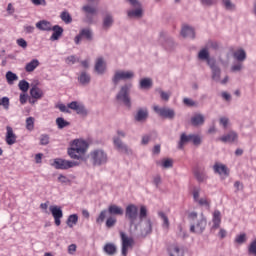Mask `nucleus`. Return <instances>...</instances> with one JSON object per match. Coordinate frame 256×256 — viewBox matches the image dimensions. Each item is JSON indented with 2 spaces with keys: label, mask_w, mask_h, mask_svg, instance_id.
I'll return each mask as SVG.
<instances>
[{
  "label": "nucleus",
  "mask_w": 256,
  "mask_h": 256,
  "mask_svg": "<svg viewBox=\"0 0 256 256\" xmlns=\"http://www.w3.org/2000/svg\"><path fill=\"white\" fill-rule=\"evenodd\" d=\"M89 150V143L85 140L75 139L68 148V155L71 159L85 161V153Z\"/></svg>",
  "instance_id": "1"
},
{
  "label": "nucleus",
  "mask_w": 256,
  "mask_h": 256,
  "mask_svg": "<svg viewBox=\"0 0 256 256\" xmlns=\"http://www.w3.org/2000/svg\"><path fill=\"white\" fill-rule=\"evenodd\" d=\"M89 159L93 167H103V165H107L109 156L105 150L98 148L89 153Z\"/></svg>",
  "instance_id": "2"
},
{
  "label": "nucleus",
  "mask_w": 256,
  "mask_h": 256,
  "mask_svg": "<svg viewBox=\"0 0 256 256\" xmlns=\"http://www.w3.org/2000/svg\"><path fill=\"white\" fill-rule=\"evenodd\" d=\"M132 87V83H126L121 86L120 91L116 95L117 101L123 103L128 109H131V97L129 96V93H131Z\"/></svg>",
  "instance_id": "3"
},
{
  "label": "nucleus",
  "mask_w": 256,
  "mask_h": 256,
  "mask_svg": "<svg viewBox=\"0 0 256 256\" xmlns=\"http://www.w3.org/2000/svg\"><path fill=\"white\" fill-rule=\"evenodd\" d=\"M125 219L129 221L130 227L137 229V219H139V208L135 204H129L125 209Z\"/></svg>",
  "instance_id": "4"
},
{
  "label": "nucleus",
  "mask_w": 256,
  "mask_h": 256,
  "mask_svg": "<svg viewBox=\"0 0 256 256\" xmlns=\"http://www.w3.org/2000/svg\"><path fill=\"white\" fill-rule=\"evenodd\" d=\"M107 213L111 215L110 217H115V215H123L124 210L121 208V206L112 204L108 206L107 210H102L96 219V223L101 225L105 221V218L107 217Z\"/></svg>",
  "instance_id": "5"
},
{
  "label": "nucleus",
  "mask_w": 256,
  "mask_h": 256,
  "mask_svg": "<svg viewBox=\"0 0 256 256\" xmlns=\"http://www.w3.org/2000/svg\"><path fill=\"white\" fill-rule=\"evenodd\" d=\"M134 9L128 10L127 15L130 19H141L143 17V5L139 0H127Z\"/></svg>",
  "instance_id": "6"
},
{
  "label": "nucleus",
  "mask_w": 256,
  "mask_h": 256,
  "mask_svg": "<svg viewBox=\"0 0 256 256\" xmlns=\"http://www.w3.org/2000/svg\"><path fill=\"white\" fill-rule=\"evenodd\" d=\"M135 77V73L133 71H123L117 70L112 77L113 85H119L120 81H127L129 79H133Z\"/></svg>",
  "instance_id": "7"
},
{
  "label": "nucleus",
  "mask_w": 256,
  "mask_h": 256,
  "mask_svg": "<svg viewBox=\"0 0 256 256\" xmlns=\"http://www.w3.org/2000/svg\"><path fill=\"white\" fill-rule=\"evenodd\" d=\"M206 227H207V218H205V215L201 213L200 218L197 220V222L190 226V231L191 233H196L197 235H201L203 231H205Z\"/></svg>",
  "instance_id": "8"
},
{
  "label": "nucleus",
  "mask_w": 256,
  "mask_h": 256,
  "mask_svg": "<svg viewBox=\"0 0 256 256\" xmlns=\"http://www.w3.org/2000/svg\"><path fill=\"white\" fill-rule=\"evenodd\" d=\"M153 110L157 115H159V117H163V119H169L170 121L175 119V110L172 108L154 106Z\"/></svg>",
  "instance_id": "9"
},
{
  "label": "nucleus",
  "mask_w": 256,
  "mask_h": 256,
  "mask_svg": "<svg viewBox=\"0 0 256 256\" xmlns=\"http://www.w3.org/2000/svg\"><path fill=\"white\" fill-rule=\"evenodd\" d=\"M79 165V162L76 161H69V160H63L61 158H57L54 160L53 167L55 169H71L72 167H77Z\"/></svg>",
  "instance_id": "10"
},
{
  "label": "nucleus",
  "mask_w": 256,
  "mask_h": 256,
  "mask_svg": "<svg viewBox=\"0 0 256 256\" xmlns=\"http://www.w3.org/2000/svg\"><path fill=\"white\" fill-rule=\"evenodd\" d=\"M67 107L72 111H76L77 115H81L82 117H87V115H89V111L85 108V105L77 101H72Z\"/></svg>",
  "instance_id": "11"
},
{
  "label": "nucleus",
  "mask_w": 256,
  "mask_h": 256,
  "mask_svg": "<svg viewBox=\"0 0 256 256\" xmlns=\"http://www.w3.org/2000/svg\"><path fill=\"white\" fill-rule=\"evenodd\" d=\"M151 233H153V222L149 218L142 220L140 225V236L145 238L147 235H151Z\"/></svg>",
  "instance_id": "12"
},
{
  "label": "nucleus",
  "mask_w": 256,
  "mask_h": 256,
  "mask_svg": "<svg viewBox=\"0 0 256 256\" xmlns=\"http://www.w3.org/2000/svg\"><path fill=\"white\" fill-rule=\"evenodd\" d=\"M86 39V41H93V30L90 28H84L79 32V35H77L74 38V42L76 45H79L81 43V39Z\"/></svg>",
  "instance_id": "13"
},
{
  "label": "nucleus",
  "mask_w": 256,
  "mask_h": 256,
  "mask_svg": "<svg viewBox=\"0 0 256 256\" xmlns=\"http://www.w3.org/2000/svg\"><path fill=\"white\" fill-rule=\"evenodd\" d=\"M120 239L122 241V255L127 256L129 247H133V238H129L125 232H120Z\"/></svg>",
  "instance_id": "14"
},
{
  "label": "nucleus",
  "mask_w": 256,
  "mask_h": 256,
  "mask_svg": "<svg viewBox=\"0 0 256 256\" xmlns=\"http://www.w3.org/2000/svg\"><path fill=\"white\" fill-rule=\"evenodd\" d=\"M208 67H210L211 69L212 81L219 83L221 81V68L219 67V65H217V60H215L214 62L209 61Z\"/></svg>",
  "instance_id": "15"
},
{
  "label": "nucleus",
  "mask_w": 256,
  "mask_h": 256,
  "mask_svg": "<svg viewBox=\"0 0 256 256\" xmlns=\"http://www.w3.org/2000/svg\"><path fill=\"white\" fill-rule=\"evenodd\" d=\"M49 210L52 214V217H54V223L56 227H59L61 225V219H63V210L59 206H50Z\"/></svg>",
  "instance_id": "16"
},
{
  "label": "nucleus",
  "mask_w": 256,
  "mask_h": 256,
  "mask_svg": "<svg viewBox=\"0 0 256 256\" xmlns=\"http://www.w3.org/2000/svg\"><path fill=\"white\" fill-rule=\"evenodd\" d=\"M113 143H114V146L116 147L117 151H119L120 153H125L126 155H130V153H132L131 149H129V146H127V144L123 143V140H121V138L114 137Z\"/></svg>",
  "instance_id": "17"
},
{
  "label": "nucleus",
  "mask_w": 256,
  "mask_h": 256,
  "mask_svg": "<svg viewBox=\"0 0 256 256\" xmlns=\"http://www.w3.org/2000/svg\"><path fill=\"white\" fill-rule=\"evenodd\" d=\"M167 253L169 256H185V251L179 244H170L167 247Z\"/></svg>",
  "instance_id": "18"
},
{
  "label": "nucleus",
  "mask_w": 256,
  "mask_h": 256,
  "mask_svg": "<svg viewBox=\"0 0 256 256\" xmlns=\"http://www.w3.org/2000/svg\"><path fill=\"white\" fill-rule=\"evenodd\" d=\"M239 139V135L235 131H230L228 134L219 138L222 143H235Z\"/></svg>",
  "instance_id": "19"
},
{
  "label": "nucleus",
  "mask_w": 256,
  "mask_h": 256,
  "mask_svg": "<svg viewBox=\"0 0 256 256\" xmlns=\"http://www.w3.org/2000/svg\"><path fill=\"white\" fill-rule=\"evenodd\" d=\"M149 117V110L147 108L138 109L136 115L134 116L135 121L138 123H143V121H147Z\"/></svg>",
  "instance_id": "20"
},
{
  "label": "nucleus",
  "mask_w": 256,
  "mask_h": 256,
  "mask_svg": "<svg viewBox=\"0 0 256 256\" xmlns=\"http://www.w3.org/2000/svg\"><path fill=\"white\" fill-rule=\"evenodd\" d=\"M6 143L7 145H15L17 143V135L13 132V128L11 126L6 127Z\"/></svg>",
  "instance_id": "21"
},
{
  "label": "nucleus",
  "mask_w": 256,
  "mask_h": 256,
  "mask_svg": "<svg viewBox=\"0 0 256 256\" xmlns=\"http://www.w3.org/2000/svg\"><path fill=\"white\" fill-rule=\"evenodd\" d=\"M198 59L200 61H206L209 66V61L214 63L216 60L210 57L209 50L207 48H203L198 52Z\"/></svg>",
  "instance_id": "22"
},
{
  "label": "nucleus",
  "mask_w": 256,
  "mask_h": 256,
  "mask_svg": "<svg viewBox=\"0 0 256 256\" xmlns=\"http://www.w3.org/2000/svg\"><path fill=\"white\" fill-rule=\"evenodd\" d=\"M181 35L185 39H187V38L195 39V29H193V27H191L189 25H184V26H182V29H181Z\"/></svg>",
  "instance_id": "23"
},
{
  "label": "nucleus",
  "mask_w": 256,
  "mask_h": 256,
  "mask_svg": "<svg viewBox=\"0 0 256 256\" xmlns=\"http://www.w3.org/2000/svg\"><path fill=\"white\" fill-rule=\"evenodd\" d=\"M214 173H217L218 175H226V177H229V169L226 165L216 162L213 166Z\"/></svg>",
  "instance_id": "24"
},
{
  "label": "nucleus",
  "mask_w": 256,
  "mask_h": 256,
  "mask_svg": "<svg viewBox=\"0 0 256 256\" xmlns=\"http://www.w3.org/2000/svg\"><path fill=\"white\" fill-rule=\"evenodd\" d=\"M51 31H53V33L50 37V41H59L63 36V27L59 25L53 26Z\"/></svg>",
  "instance_id": "25"
},
{
  "label": "nucleus",
  "mask_w": 256,
  "mask_h": 256,
  "mask_svg": "<svg viewBox=\"0 0 256 256\" xmlns=\"http://www.w3.org/2000/svg\"><path fill=\"white\" fill-rule=\"evenodd\" d=\"M78 83H80L82 87H87V85L91 83V75H89V73H87L86 71L80 72V74L78 75Z\"/></svg>",
  "instance_id": "26"
},
{
  "label": "nucleus",
  "mask_w": 256,
  "mask_h": 256,
  "mask_svg": "<svg viewBox=\"0 0 256 256\" xmlns=\"http://www.w3.org/2000/svg\"><path fill=\"white\" fill-rule=\"evenodd\" d=\"M193 134L182 133L178 142V149H183L187 143H191Z\"/></svg>",
  "instance_id": "27"
},
{
  "label": "nucleus",
  "mask_w": 256,
  "mask_h": 256,
  "mask_svg": "<svg viewBox=\"0 0 256 256\" xmlns=\"http://www.w3.org/2000/svg\"><path fill=\"white\" fill-rule=\"evenodd\" d=\"M103 251L106 255L109 256L117 255V245L114 243H106L103 247Z\"/></svg>",
  "instance_id": "28"
},
{
  "label": "nucleus",
  "mask_w": 256,
  "mask_h": 256,
  "mask_svg": "<svg viewBox=\"0 0 256 256\" xmlns=\"http://www.w3.org/2000/svg\"><path fill=\"white\" fill-rule=\"evenodd\" d=\"M113 15L107 13L104 18H103V22H102V28L107 31L108 29H111V27H113Z\"/></svg>",
  "instance_id": "29"
},
{
  "label": "nucleus",
  "mask_w": 256,
  "mask_h": 256,
  "mask_svg": "<svg viewBox=\"0 0 256 256\" xmlns=\"http://www.w3.org/2000/svg\"><path fill=\"white\" fill-rule=\"evenodd\" d=\"M190 121L193 127H199L205 123V116L203 114H195Z\"/></svg>",
  "instance_id": "30"
},
{
  "label": "nucleus",
  "mask_w": 256,
  "mask_h": 256,
  "mask_svg": "<svg viewBox=\"0 0 256 256\" xmlns=\"http://www.w3.org/2000/svg\"><path fill=\"white\" fill-rule=\"evenodd\" d=\"M36 27L39 29V31H51L53 28L51 22L47 20H40L36 23Z\"/></svg>",
  "instance_id": "31"
},
{
  "label": "nucleus",
  "mask_w": 256,
  "mask_h": 256,
  "mask_svg": "<svg viewBox=\"0 0 256 256\" xmlns=\"http://www.w3.org/2000/svg\"><path fill=\"white\" fill-rule=\"evenodd\" d=\"M95 71L98 75H103V73H105V60H103V58H98L96 60Z\"/></svg>",
  "instance_id": "32"
},
{
  "label": "nucleus",
  "mask_w": 256,
  "mask_h": 256,
  "mask_svg": "<svg viewBox=\"0 0 256 256\" xmlns=\"http://www.w3.org/2000/svg\"><path fill=\"white\" fill-rule=\"evenodd\" d=\"M212 222H213V229H219L221 225V211L219 210L214 211Z\"/></svg>",
  "instance_id": "33"
},
{
  "label": "nucleus",
  "mask_w": 256,
  "mask_h": 256,
  "mask_svg": "<svg viewBox=\"0 0 256 256\" xmlns=\"http://www.w3.org/2000/svg\"><path fill=\"white\" fill-rule=\"evenodd\" d=\"M30 95L33 99H41L43 97V90H41L39 87L34 85L30 89Z\"/></svg>",
  "instance_id": "34"
},
{
  "label": "nucleus",
  "mask_w": 256,
  "mask_h": 256,
  "mask_svg": "<svg viewBox=\"0 0 256 256\" xmlns=\"http://www.w3.org/2000/svg\"><path fill=\"white\" fill-rule=\"evenodd\" d=\"M140 89H151L153 87V80L151 78H143L139 83Z\"/></svg>",
  "instance_id": "35"
},
{
  "label": "nucleus",
  "mask_w": 256,
  "mask_h": 256,
  "mask_svg": "<svg viewBox=\"0 0 256 256\" xmlns=\"http://www.w3.org/2000/svg\"><path fill=\"white\" fill-rule=\"evenodd\" d=\"M39 66V60L38 59H33L29 63L26 64L25 66V71L27 73H33V70Z\"/></svg>",
  "instance_id": "36"
},
{
  "label": "nucleus",
  "mask_w": 256,
  "mask_h": 256,
  "mask_svg": "<svg viewBox=\"0 0 256 256\" xmlns=\"http://www.w3.org/2000/svg\"><path fill=\"white\" fill-rule=\"evenodd\" d=\"M234 59L243 62L245 59H247V53L243 49H239L236 52L233 53Z\"/></svg>",
  "instance_id": "37"
},
{
  "label": "nucleus",
  "mask_w": 256,
  "mask_h": 256,
  "mask_svg": "<svg viewBox=\"0 0 256 256\" xmlns=\"http://www.w3.org/2000/svg\"><path fill=\"white\" fill-rule=\"evenodd\" d=\"M78 221H79V216L77 214H71L70 216H68L66 223L68 227L73 228L75 227V225H77Z\"/></svg>",
  "instance_id": "38"
},
{
  "label": "nucleus",
  "mask_w": 256,
  "mask_h": 256,
  "mask_svg": "<svg viewBox=\"0 0 256 256\" xmlns=\"http://www.w3.org/2000/svg\"><path fill=\"white\" fill-rule=\"evenodd\" d=\"M56 125L58 127V129H65V127H69V125H71V123L67 120H65V118L63 117H58L56 119Z\"/></svg>",
  "instance_id": "39"
},
{
  "label": "nucleus",
  "mask_w": 256,
  "mask_h": 256,
  "mask_svg": "<svg viewBox=\"0 0 256 256\" xmlns=\"http://www.w3.org/2000/svg\"><path fill=\"white\" fill-rule=\"evenodd\" d=\"M222 5L226 11H235L237 9V6L231 0H222Z\"/></svg>",
  "instance_id": "40"
},
{
  "label": "nucleus",
  "mask_w": 256,
  "mask_h": 256,
  "mask_svg": "<svg viewBox=\"0 0 256 256\" xmlns=\"http://www.w3.org/2000/svg\"><path fill=\"white\" fill-rule=\"evenodd\" d=\"M60 18L66 23V25H69V23H73V18L71 17V14H69V12L67 11H63L60 14Z\"/></svg>",
  "instance_id": "41"
},
{
  "label": "nucleus",
  "mask_w": 256,
  "mask_h": 256,
  "mask_svg": "<svg viewBox=\"0 0 256 256\" xmlns=\"http://www.w3.org/2000/svg\"><path fill=\"white\" fill-rule=\"evenodd\" d=\"M158 215H159L160 219H162V221H163L162 227L164 229H169L170 223H169V217H167V214L164 212H159Z\"/></svg>",
  "instance_id": "42"
},
{
  "label": "nucleus",
  "mask_w": 256,
  "mask_h": 256,
  "mask_svg": "<svg viewBox=\"0 0 256 256\" xmlns=\"http://www.w3.org/2000/svg\"><path fill=\"white\" fill-rule=\"evenodd\" d=\"M17 79H19V77L17 76V74L11 72V71H8L6 73V80H7V83L9 85H13V81H17Z\"/></svg>",
  "instance_id": "43"
},
{
  "label": "nucleus",
  "mask_w": 256,
  "mask_h": 256,
  "mask_svg": "<svg viewBox=\"0 0 256 256\" xmlns=\"http://www.w3.org/2000/svg\"><path fill=\"white\" fill-rule=\"evenodd\" d=\"M115 225H117V218L115 216H109L106 219L107 229H112V227H115Z\"/></svg>",
  "instance_id": "44"
},
{
  "label": "nucleus",
  "mask_w": 256,
  "mask_h": 256,
  "mask_svg": "<svg viewBox=\"0 0 256 256\" xmlns=\"http://www.w3.org/2000/svg\"><path fill=\"white\" fill-rule=\"evenodd\" d=\"M26 129L28 131H33L35 129V118L34 117H28L26 119Z\"/></svg>",
  "instance_id": "45"
},
{
  "label": "nucleus",
  "mask_w": 256,
  "mask_h": 256,
  "mask_svg": "<svg viewBox=\"0 0 256 256\" xmlns=\"http://www.w3.org/2000/svg\"><path fill=\"white\" fill-rule=\"evenodd\" d=\"M82 11H84V13H86L87 15H95V13H97L95 7L89 5H84L82 7Z\"/></svg>",
  "instance_id": "46"
},
{
  "label": "nucleus",
  "mask_w": 256,
  "mask_h": 256,
  "mask_svg": "<svg viewBox=\"0 0 256 256\" xmlns=\"http://www.w3.org/2000/svg\"><path fill=\"white\" fill-rule=\"evenodd\" d=\"M18 87L20 91H23V93H27L29 91V82L26 80H21L18 84Z\"/></svg>",
  "instance_id": "47"
},
{
  "label": "nucleus",
  "mask_w": 256,
  "mask_h": 256,
  "mask_svg": "<svg viewBox=\"0 0 256 256\" xmlns=\"http://www.w3.org/2000/svg\"><path fill=\"white\" fill-rule=\"evenodd\" d=\"M191 143H193V145H195V147H199V145H201V143H203V140L201 139V136H199L197 134H192Z\"/></svg>",
  "instance_id": "48"
},
{
  "label": "nucleus",
  "mask_w": 256,
  "mask_h": 256,
  "mask_svg": "<svg viewBox=\"0 0 256 256\" xmlns=\"http://www.w3.org/2000/svg\"><path fill=\"white\" fill-rule=\"evenodd\" d=\"M247 241V234L242 233L235 238V243H238V245H243Z\"/></svg>",
  "instance_id": "49"
},
{
  "label": "nucleus",
  "mask_w": 256,
  "mask_h": 256,
  "mask_svg": "<svg viewBox=\"0 0 256 256\" xmlns=\"http://www.w3.org/2000/svg\"><path fill=\"white\" fill-rule=\"evenodd\" d=\"M194 175L199 183H203V181L207 179V174H205L204 172L196 171Z\"/></svg>",
  "instance_id": "50"
},
{
  "label": "nucleus",
  "mask_w": 256,
  "mask_h": 256,
  "mask_svg": "<svg viewBox=\"0 0 256 256\" xmlns=\"http://www.w3.org/2000/svg\"><path fill=\"white\" fill-rule=\"evenodd\" d=\"M140 221H144V219L147 217V207L146 206H141L140 207V212L138 215Z\"/></svg>",
  "instance_id": "51"
},
{
  "label": "nucleus",
  "mask_w": 256,
  "mask_h": 256,
  "mask_svg": "<svg viewBox=\"0 0 256 256\" xmlns=\"http://www.w3.org/2000/svg\"><path fill=\"white\" fill-rule=\"evenodd\" d=\"M201 194V188L199 187H194L193 188V192H192V195H193V199L195 201V203L198 202L199 200V195Z\"/></svg>",
  "instance_id": "52"
},
{
  "label": "nucleus",
  "mask_w": 256,
  "mask_h": 256,
  "mask_svg": "<svg viewBox=\"0 0 256 256\" xmlns=\"http://www.w3.org/2000/svg\"><path fill=\"white\" fill-rule=\"evenodd\" d=\"M196 203H198V205H201V207H206L207 209H209L211 205L207 198H200Z\"/></svg>",
  "instance_id": "53"
},
{
  "label": "nucleus",
  "mask_w": 256,
  "mask_h": 256,
  "mask_svg": "<svg viewBox=\"0 0 256 256\" xmlns=\"http://www.w3.org/2000/svg\"><path fill=\"white\" fill-rule=\"evenodd\" d=\"M162 180H161V175L157 174L153 176V185H155L156 189H159V185H161Z\"/></svg>",
  "instance_id": "54"
},
{
  "label": "nucleus",
  "mask_w": 256,
  "mask_h": 256,
  "mask_svg": "<svg viewBox=\"0 0 256 256\" xmlns=\"http://www.w3.org/2000/svg\"><path fill=\"white\" fill-rule=\"evenodd\" d=\"M49 135L48 134H42L40 136V145H49Z\"/></svg>",
  "instance_id": "55"
},
{
  "label": "nucleus",
  "mask_w": 256,
  "mask_h": 256,
  "mask_svg": "<svg viewBox=\"0 0 256 256\" xmlns=\"http://www.w3.org/2000/svg\"><path fill=\"white\" fill-rule=\"evenodd\" d=\"M0 105H2L6 111H9V97H3L0 100Z\"/></svg>",
  "instance_id": "56"
},
{
  "label": "nucleus",
  "mask_w": 256,
  "mask_h": 256,
  "mask_svg": "<svg viewBox=\"0 0 256 256\" xmlns=\"http://www.w3.org/2000/svg\"><path fill=\"white\" fill-rule=\"evenodd\" d=\"M158 93L160 94V97L163 101H169V98L171 97V95L161 89L158 90Z\"/></svg>",
  "instance_id": "57"
},
{
  "label": "nucleus",
  "mask_w": 256,
  "mask_h": 256,
  "mask_svg": "<svg viewBox=\"0 0 256 256\" xmlns=\"http://www.w3.org/2000/svg\"><path fill=\"white\" fill-rule=\"evenodd\" d=\"M162 167L164 169H171V167H173V160L171 159H166L162 162Z\"/></svg>",
  "instance_id": "58"
},
{
  "label": "nucleus",
  "mask_w": 256,
  "mask_h": 256,
  "mask_svg": "<svg viewBox=\"0 0 256 256\" xmlns=\"http://www.w3.org/2000/svg\"><path fill=\"white\" fill-rule=\"evenodd\" d=\"M219 123L220 125H222L223 129H227L228 125H229V118L227 117H221L219 119Z\"/></svg>",
  "instance_id": "59"
},
{
  "label": "nucleus",
  "mask_w": 256,
  "mask_h": 256,
  "mask_svg": "<svg viewBox=\"0 0 256 256\" xmlns=\"http://www.w3.org/2000/svg\"><path fill=\"white\" fill-rule=\"evenodd\" d=\"M17 45H19V47H22V49H27V41L23 38H19L17 40Z\"/></svg>",
  "instance_id": "60"
},
{
  "label": "nucleus",
  "mask_w": 256,
  "mask_h": 256,
  "mask_svg": "<svg viewBox=\"0 0 256 256\" xmlns=\"http://www.w3.org/2000/svg\"><path fill=\"white\" fill-rule=\"evenodd\" d=\"M183 103H184V105H187L188 107H195V101H193L190 98H184Z\"/></svg>",
  "instance_id": "61"
},
{
  "label": "nucleus",
  "mask_w": 256,
  "mask_h": 256,
  "mask_svg": "<svg viewBox=\"0 0 256 256\" xmlns=\"http://www.w3.org/2000/svg\"><path fill=\"white\" fill-rule=\"evenodd\" d=\"M149 141H151V135L142 136L141 145H149Z\"/></svg>",
  "instance_id": "62"
},
{
  "label": "nucleus",
  "mask_w": 256,
  "mask_h": 256,
  "mask_svg": "<svg viewBox=\"0 0 256 256\" xmlns=\"http://www.w3.org/2000/svg\"><path fill=\"white\" fill-rule=\"evenodd\" d=\"M198 216L199 214H197V212L192 211L188 214V219L189 221H195V219H197Z\"/></svg>",
  "instance_id": "63"
},
{
  "label": "nucleus",
  "mask_w": 256,
  "mask_h": 256,
  "mask_svg": "<svg viewBox=\"0 0 256 256\" xmlns=\"http://www.w3.org/2000/svg\"><path fill=\"white\" fill-rule=\"evenodd\" d=\"M165 47L166 49H173V47H175V41H173V39H168Z\"/></svg>",
  "instance_id": "64"
}]
</instances>
